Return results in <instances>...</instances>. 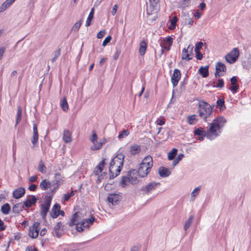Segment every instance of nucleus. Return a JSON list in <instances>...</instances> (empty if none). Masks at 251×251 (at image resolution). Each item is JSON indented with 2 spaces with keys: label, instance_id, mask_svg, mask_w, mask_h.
I'll list each match as a JSON object with an SVG mask.
<instances>
[{
  "label": "nucleus",
  "instance_id": "dca6fc26",
  "mask_svg": "<svg viewBox=\"0 0 251 251\" xmlns=\"http://www.w3.org/2000/svg\"><path fill=\"white\" fill-rule=\"evenodd\" d=\"M63 182L64 177L62 175L59 173H56L54 176V179L52 181V183L57 185L58 186H60L63 183Z\"/></svg>",
  "mask_w": 251,
  "mask_h": 251
},
{
  "label": "nucleus",
  "instance_id": "13d9d810",
  "mask_svg": "<svg viewBox=\"0 0 251 251\" xmlns=\"http://www.w3.org/2000/svg\"><path fill=\"white\" fill-rule=\"evenodd\" d=\"M203 46V43L202 42H199L196 44L195 49V51H199Z\"/></svg>",
  "mask_w": 251,
  "mask_h": 251
},
{
  "label": "nucleus",
  "instance_id": "423d86ee",
  "mask_svg": "<svg viewBox=\"0 0 251 251\" xmlns=\"http://www.w3.org/2000/svg\"><path fill=\"white\" fill-rule=\"evenodd\" d=\"M239 49L237 48H235L225 56V58L227 62L232 64L236 62L239 57Z\"/></svg>",
  "mask_w": 251,
  "mask_h": 251
},
{
  "label": "nucleus",
  "instance_id": "f8f14e48",
  "mask_svg": "<svg viewBox=\"0 0 251 251\" xmlns=\"http://www.w3.org/2000/svg\"><path fill=\"white\" fill-rule=\"evenodd\" d=\"M226 67L225 65L222 62H218L216 65V72L215 73V76L216 77H220L224 75L220 73L221 72H226Z\"/></svg>",
  "mask_w": 251,
  "mask_h": 251
},
{
  "label": "nucleus",
  "instance_id": "49530a36",
  "mask_svg": "<svg viewBox=\"0 0 251 251\" xmlns=\"http://www.w3.org/2000/svg\"><path fill=\"white\" fill-rule=\"evenodd\" d=\"M60 49H58V50H56L54 52V56L51 59V62L53 63L54 62L56 59L60 56Z\"/></svg>",
  "mask_w": 251,
  "mask_h": 251
},
{
  "label": "nucleus",
  "instance_id": "412c9836",
  "mask_svg": "<svg viewBox=\"0 0 251 251\" xmlns=\"http://www.w3.org/2000/svg\"><path fill=\"white\" fill-rule=\"evenodd\" d=\"M158 173L161 177H166L171 175V172L168 169L161 166L158 168Z\"/></svg>",
  "mask_w": 251,
  "mask_h": 251
},
{
  "label": "nucleus",
  "instance_id": "4be33fe9",
  "mask_svg": "<svg viewBox=\"0 0 251 251\" xmlns=\"http://www.w3.org/2000/svg\"><path fill=\"white\" fill-rule=\"evenodd\" d=\"M25 208V206L22 202H19L15 204L12 207V212L15 214H19Z\"/></svg>",
  "mask_w": 251,
  "mask_h": 251
},
{
  "label": "nucleus",
  "instance_id": "6e6d98bb",
  "mask_svg": "<svg viewBox=\"0 0 251 251\" xmlns=\"http://www.w3.org/2000/svg\"><path fill=\"white\" fill-rule=\"evenodd\" d=\"M193 47L191 46L190 45H189L187 47V49H183L182 52V55H185L186 53H188V50H190L191 52L193 50Z\"/></svg>",
  "mask_w": 251,
  "mask_h": 251
},
{
  "label": "nucleus",
  "instance_id": "f3484780",
  "mask_svg": "<svg viewBox=\"0 0 251 251\" xmlns=\"http://www.w3.org/2000/svg\"><path fill=\"white\" fill-rule=\"evenodd\" d=\"M230 82L231 87L229 88V89L234 94L236 93L239 89V85L236 83L237 81V78L236 76H232L230 78Z\"/></svg>",
  "mask_w": 251,
  "mask_h": 251
},
{
  "label": "nucleus",
  "instance_id": "f03ea898",
  "mask_svg": "<svg viewBox=\"0 0 251 251\" xmlns=\"http://www.w3.org/2000/svg\"><path fill=\"white\" fill-rule=\"evenodd\" d=\"M125 155L119 153L114 157L110 163L109 168L110 179L118 176L123 167Z\"/></svg>",
  "mask_w": 251,
  "mask_h": 251
},
{
  "label": "nucleus",
  "instance_id": "ea45409f",
  "mask_svg": "<svg viewBox=\"0 0 251 251\" xmlns=\"http://www.w3.org/2000/svg\"><path fill=\"white\" fill-rule=\"evenodd\" d=\"M93 145L91 146V149L93 151H96L100 149L102 146V143L101 142H94L93 143Z\"/></svg>",
  "mask_w": 251,
  "mask_h": 251
},
{
  "label": "nucleus",
  "instance_id": "338daca9",
  "mask_svg": "<svg viewBox=\"0 0 251 251\" xmlns=\"http://www.w3.org/2000/svg\"><path fill=\"white\" fill-rule=\"evenodd\" d=\"M25 251H38V250L35 247L32 249L31 246H28L26 248Z\"/></svg>",
  "mask_w": 251,
  "mask_h": 251
},
{
  "label": "nucleus",
  "instance_id": "cd10ccee",
  "mask_svg": "<svg viewBox=\"0 0 251 251\" xmlns=\"http://www.w3.org/2000/svg\"><path fill=\"white\" fill-rule=\"evenodd\" d=\"M15 0H6L0 7V13L5 11Z\"/></svg>",
  "mask_w": 251,
  "mask_h": 251
},
{
  "label": "nucleus",
  "instance_id": "2f4dec72",
  "mask_svg": "<svg viewBox=\"0 0 251 251\" xmlns=\"http://www.w3.org/2000/svg\"><path fill=\"white\" fill-rule=\"evenodd\" d=\"M0 210L3 214H8L11 210L10 204L8 203H5L1 207Z\"/></svg>",
  "mask_w": 251,
  "mask_h": 251
},
{
  "label": "nucleus",
  "instance_id": "37998d69",
  "mask_svg": "<svg viewBox=\"0 0 251 251\" xmlns=\"http://www.w3.org/2000/svg\"><path fill=\"white\" fill-rule=\"evenodd\" d=\"M184 154L182 153H179L176 158H175L173 162V167L176 166L178 162L183 158Z\"/></svg>",
  "mask_w": 251,
  "mask_h": 251
},
{
  "label": "nucleus",
  "instance_id": "864d4df0",
  "mask_svg": "<svg viewBox=\"0 0 251 251\" xmlns=\"http://www.w3.org/2000/svg\"><path fill=\"white\" fill-rule=\"evenodd\" d=\"M111 39H112V37L111 36H108L107 37H106L105 38V39L103 40L102 45L103 47H105V46H106L110 42Z\"/></svg>",
  "mask_w": 251,
  "mask_h": 251
},
{
  "label": "nucleus",
  "instance_id": "0eeeda50",
  "mask_svg": "<svg viewBox=\"0 0 251 251\" xmlns=\"http://www.w3.org/2000/svg\"><path fill=\"white\" fill-rule=\"evenodd\" d=\"M160 185V182H152L142 187L140 190L142 192H144L145 194L149 195L153 191L155 190L156 188Z\"/></svg>",
  "mask_w": 251,
  "mask_h": 251
},
{
  "label": "nucleus",
  "instance_id": "f704fd0d",
  "mask_svg": "<svg viewBox=\"0 0 251 251\" xmlns=\"http://www.w3.org/2000/svg\"><path fill=\"white\" fill-rule=\"evenodd\" d=\"M38 170L42 174H45L46 173L47 168L42 160L39 162Z\"/></svg>",
  "mask_w": 251,
  "mask_h": 251
},
{
  "label": "nucleus",
  "instance_id": "c9c22d12",
  "mask_svg": "<svg viewBox=\"0 0 251 251\" xmlns=\"http://www.w3.org/2000/svg\"><path fill=\"white\" fill-rule=\"evenodd\" d=\"M22 113V108L20 106H19L18 107V109H17L15 126H16L19 124L20 121H21Z\"/></svg>",
  "mask_w": 251,
  "mask_h": 251
},
{
  "label": "nucleus",
  "instance_id": "aec40b11",
  "mask_svg": "<svg viewBox=\"0 0 251 251\" xmlns=\"http://www.w3.org/2000/svg\"><path fill=\"white\" fill-rule=\"evenodd\" d=\"M60 209V205L58 203H55L53 206L51 212L50 213V216L53 219L56 218L59 216V211Z\"/></svg>",
  "mask_w": 251,
  "mask_h": 251
},
{
  "label": "nucleus",
  "instance_id": "ddd939ff",
  "mask_svg": "<svg viewBox=\"0 0 251 251\" xmlns=\"http://www.w3.org/2000/svg\"><path fill=\"white\" fill-rule=\"evenodd\" d=\"M37 126V125L34 122L33 124V135L31 139V142L33 145L36 144L38 142L39 135Z\"/></svg>",
  "mask_w": 251,
  "mask_h": 251
},
{
  "label": "nucleus",
  "instance_id": "774afa93",
  "mask_svg": "<svg viewBox=\"0 0 251 251\" xmlns=\"http://www.w3.org/2000/svg\"><path fill=\"white\" fill-rule=\"evenodd\" d=\"M173 39L171 36H168L167 38L166 41L169 46H171L173 44Z\"/></svg>",
  "mask_w": 251,
  "mask_h": 251
},
{
  "label": "nucleus",
  "instance_id": "79ce46f5",
  "mask_svg": "<svg viewBox=\"0 0 251 251\" xmlns=\"http://www.w3.org/2000/svg\"><path fill=\"white\" fill-rule=\"evenodd\" d=\"M95 218L93 216H91L90 218L84 219L82 221V225H84L88 224L89 225H92L95 221Z\"/></svg>",
  "mask_w": 251,
  "mask_h": 251
},
{
  "label": "nucleus",
  "instance_id": "c85d7f7f",
  "mask_svg": "<svg viewBox=\"0 0 251 251\" xmlns=\"http://www.w3.org/2000/svg\"><path fill=\"white\" fill-rule=\"evenodd\" d=\"M49 208L46 206L44 204H42L41 205V211H40V215L41 216L42 219L43 220H46V215L47 213L49 211Z\"/></svg>",
  "mask_w": 251,
  "mask_h": 251
},
{
  "label": "nucleus",
  "instance_id": "a18cd8bd",
  "mask_svg": "<svg viewBox=\"0 0 251 251\" xmlns=\"http://www.w3.org/2000/svg\"><path fill=\"white\" fill-rule=\"evenodd\" d=\"M105 159H103L100 163L96 166V169L100 170V172H102L105 165Z\"/></svg>",
  "mask_w": 251,
  "mask_h": 251
},
{
  "label": "nucleus",
  "instance_id": "de8ad7c7",
  "mask_svg": "<svg viewBox=\"0 0 251 251\" xmlns=\"http://www.w3.org/2000/svg\"><path fill=\"white\" fill-rule=\"evenodd\" d=\"M81 25V20H79L77 22H76L73 27V30L75 31H77L79 30L80 26Z\"/></svg>",
  "mask_w": 251,
  "mask_h": 251
},
{
  "label": "nucleus",
  "instance_id": "7c9ffc66",
  "mask_svg": "<svg viewBox=\"0 0 251 251\" xmlns=\"http://www.w3.org/2000/svg\"><path fill=\"white\" fill-rule=\"evenodd\" d=\"M51 183L47 179L42 180L40 184V187L42 190H46L51 186Z\"/></svg>",
  "mask_w": 251,
  "mask_h": 251
},
{
  "label": "nucleus",
  "instance_id": "39448f33",
  "mask_svg": "<svg viewBox=\"0 0 251 251\" xmlns=\"http://www.w3.org/2000/svg\"><path fill=\"white\" fill-rule=\"evenodd\" d=\"M159 2V0H149V5L148 6L147 5L146 11L148 17L150 16L155 14V15L153 16L154 20H155V18H157L156 14V7H157Z\"/></svg>",
  "mask_w": 251,
  "mask_h": 251
},
{
  "label": "nucleus",
  "instance_id": "e2e57ef3",
  "mask_svg": "<svg viewBox=\"0 0 251 251\" xmlns=\"http://www.w3.org/2000/svg\"><path fill=\"white\" fill-rule=\"evenodd\" d=\"M192 59V57H190V55L188 53H186L185 55H182V59H184L187 61H189Z\"/></svg>",
  "mask_w": 251,
  "mask_h": 251
},
{
  "label": "nucleus",
  "instance_id": "8fccbe9b",
  "mask_svg": "<svg viewBox=\"0 0 251 251\" xmlns=\"http://www.w3.org/2000/svg\"><path fill=\"white\" fill-rule=\"evenodd\" d=\"M51 201V197L50 196L48 197L45 200V203H43L44 205L50 208Z\"/></svg>",
  "mask_w": 251,
  "mask_h": 251
},
{
  "label": "nucleus",
  "instance_id": "7ed1b4c3",
  "mask_svg": "<svg viewBox=\"0 0 251 251\" xmlns=\"http://www.w3.org/2000/svg\"><path fill=\"white\" fill-rule=\"evenodd\" d=\"M213 107L208 102L204 100H200L199 102L198 113L199 116L207 122V118L212 114Z\"/></svg>",
  "mask_w": 251,
  "mask_h": 251
},
{
  "label": "nucleus",
  "instance_id": "052dcab7",
  "mask_svg": "<svg viewBox=\"0 0 251 251\" xmlns=\"http://www.w3.org/2000/svg\"><path fill=\"white\" fill-rule=\"evenodd\" d=\"M196 54V58L198 60H201L203 58L202 54L200 51H195Z\"/></svg>",
  "mask_w": 251,
  "mask_h": 251
},
{
  "label": "nucleus",
  "instance_id": "0e129e2a",
  "mask_svg": "<svg viewBox=\"0 0 251 251\" xmlns=\"http://www.w3.org/2000/svg\"><path fill=\"white\" fill-rule=\"evenodd\" d=\"M120 53L121 51L119 50H117L115 52L113 55V58L115 60H116L118 58Z\"/></svg>",
  "mask_w": 251,
  "mask_h": 251
},
{
  "label": "nucleus",
  "instance_id": "bb28decb",
  "mask_svg": "<svg viewBox=\"0 0 251 251\" xmlns=\"http://www.w3.org/2000/svg\"><path fill=\"white\" fill-rule=\"evenodd\" d=\"M63 139L64 141L66 143H70L72 141L71 133L69 130L67 129L64 130Z\"/></svg>",
  "mask_w": 251,
  "mask_h": 251
},
{
  "label": "nucleus",
  "instance_id": "e433bc0d",
  "mask_svg": "<svg viewBox=\"0 0 251 251\" xmlns=\"http://www.w3.org/2000/svg\"><path fill=\"white\" fill-rule=\"evenodd\" d=\"M177 150L176 148H173L171 151L168 153V158L169 160H172L175 159L177 154Z\"/></svg>",
  "mask_w": 251,
  "mask_h": 251
},
{
  "label": "nucleus",
  "instance_id": "9b49d317",
  "mask_svg": "<svg viewBox=\"0 0 251 251\" xmlns=\"http://www.w3.org/2000/svg\"><path fill=\"white\" fill-rule=\"evenodd\" d=\"M181 75L180 71L178 69H175L174 70V73L171 77V81L173 87L177 86L178 82L180 79Z\"/></svg>",
  "mask_w": 251,
  "mask_h": 251
},
{
  "label": "nucleus",
  "instance_id": "20e7f679",
  "mask_svg": "<svg viewBox=\"0 0 251 251\" xmlns=\"http://www.w3.org/2000/svg\"><path fill=\"white\" fill-rule=\"evenodd\" d=\"M138 174V170L135 169L130 170L128 172L126 176H123L120 181L122 187H125L128 183L136 184L138 182V180L134 176Z\"/></svg>",
  "mask_w": 251,
  "mask_h": 251
},
{
  "label": "nucleus",
  "instance_id": "5fc2aeb1",
  "mask_svg": "<svg viewBox=\"0 0 251 251\" xmlns=\"http://www.w3.org/2000/svg\"><path fill=\"white\" fill-rule=\"evenodd\" d=\"M224 81L222 78H219L218 80V83L216 86H214V87H219L221 88L224 87Z\"/></svg>",
  "mask_w": 251,
  "mask_h": 251
},
{
  "label": "nucleus",
  "instance_id": "4d7b16f0",
  "mask_svg": "<svg viewBox=\"0 0 251 251\" xmlns=\"http://www.w3.org/2000/svg\"><path fill=\"white\" fill-rule=\"evenodd\" d=\"M106 32L105 30H102L98 32L97 37L98 39L102 38L105 34Z\"/></svg>",
  "mask_w": 251,
  "mask_h": 251
},
{
  "label": "nucleus",
  "instance_id": "72a5a7b5",
  "mask_svg": "<svg viewBox=\"0 0 251 251\" xmlns=\"http://www.w3.org/2000/svg\"><path fill=\"white\" fill-rule=\"evenodd\" d=\"M94 8H93L91 9L90 12L89 13V14L88 15V17H87L85 26H89L91 25V22L92 20V19L94 18Z\"/></svg>",
  "mask_w": 251,
  "mask_h": 251
},
{
  "label": "nucleus",
  "instance_id": "a211bd4d",
  "mask_svg": "<svg viewBox=\"0 0 251 251\" xmlns=\"http://www.w3.org/2000/svg\"><path fill=\"white\" fill-rule=\"evenodd\" d=\"M37 201L36 197L34 196H31V198L30 199H26L25 201L24 202V205L25 207L26 208H29L32 205L35 204Z\"/></svg>",
  "mask_w": 251,
  "mask_h": 251
},
{
  "label": "nucleus",
  "instance_id": "b1692460",
  "mask_svg": "<svg viewBox=\"0 0 251 251\" xmlns=\"http://www.w3.org/2000/svg\"><path fill=\"white\" fill-rule=\"evenodd\" d=\"M141 164H142L143 165H145L151 169L153 165L152 157L151 156H147L143 159Z\"/></svg>",
  "mask_w": 251,
  "mask_h": 251
},
{
  "label": "nucleus",
  "instance_id": "09e8293b",
  "mask_svg": "<svg viewBox=\"0 0 251 251\" xmlns=\"http://www.w3.org/2000/svg\"><path fill=\"white\" fill-rule=\"evenodd\" d=\"M51 185L53 186V189H52L50 190V192L49 193V194L51 197L55 194V193L56 191V190L57 189V188H58V187L59 186H58L57 185L54 184L53 183H51Z\"/></svg>",
  "mask_w": 251,
  "mask_h": 251
},
{
  "label": "nucleus",
  "instance_id": "5701e85b",
  "mask_svg": "<svg viewBox=\"0 0 251 251\" xmlns=\"http://www.w3.org/2000/svg\"><path fill=\"white\" fill-rule=\"evenodd\" d=\"M147 48V42L145 40H142L140 43V47L139 50V53L141 55H144L146 51Z\"/></svg>",
  "mask_w": 251,
  "mask_h": 251
},
{
  "label": "nucleus",
  "instance_id": "a19ab883",
  "mask_svg": "<svg viewBox=\"0 0 251 251\" xmlns=\"http://www.w3.org/2000/svg\"><path fill=\"white\" fill-rule=\"evenodd\" d=\"M61 106L62 109L64 111H67L68 110V109H69L68 104V102H67V101L66 98H64L62 100V101L61 102Z\"/></svg>",
  "mask_w": 251,
  "mask_h": 251
},
{
  "label": "nucleus",
  "instance_id": "c03bdc74",
  "mask_svg": "<svg viewBox=\"0 0 251 251\" xmlns=\"http://www.w3.org/2000/svg\"><path fill=\"white\" fill-rule=\"evenodd\" d=\"M129 134V132L128 129H125L121 131L119 136L118 138L119 139L124 138L126 136H127Z\"/></svg>",
  "mask_w": 251,
  "mask_h": 251
},
{
  "label": "nucleus",
  "instance_id": "603ef678",
  "mask_svg": "<svg viewBox=\"0 0 251 251\" xmlns=\"http://www.w3.org/2000/svg\"><path fill=\"white\" fill-rule=\"evenodd\" d=\"M97 139H98V136L96 133V131L93 130L92 131V138H90V140L92 143L97 142Z\"/></svg>",
  "mask_w": 251,
  "mask_h": 251
},
{
  "label": "nucleus",
  "instance_id": "6e6552de",
  "mask_svg": "<svg viewBox=\"0 0 251 251\" xmlns=\"http://www.w3.org/2000/svg\"><path fill=\"white\" fill-rule=\"evenodd\" d=\"M40 223L35 222L32 226H30L29 228V236L32 238H36L39 234L40 231Z\"/></svg>",
  "mask_w": 251,
  "mask_h": 251
},
{
  "label": "nucleus",
  "instance_id": "680f3d73",
  "mask_svg": "<svg viewBox=\"0 0 251 251\" xmlns=\"http://www.w3.org/2000/svg\"><path fill=\"white\" fill-rule=\"evenodd\" d=\"M6 228V226L4 225L3 221L0 219V231H3Z\"/></svg>",
  "mask_w": 251,
  "mask_h": 251
},
{
  "label": "nucleus",
  "instance_id": "1a4fd4ad",
  "mask_svg": "<svg viewBox=\"0 0 251 251\" xmlns=\"http://www.w3.org/2000/svg\"><path fill=\"white\" fill-rule=\"evenodd\" d=\"M150 171L151 168L145 165H143L142 164L140 163L138 169V175L141 177H145L148 175Z\"/></svg>",
  "mask_w": 251,
  "mask_h": 251
},
{
  "label": "nucleus",
  "instance_id": "a878e982",
  "mask_svg": "<svg viewBox=\"0 0 251 251\" xmlns=\"http://www.w3.org/2000/svg\"><path fill=\"white\" fill-rule=\"evenodd\" d=\"M141 151V147L137 144H134L130 146L129 152L131 155H135L139 153Z\"/></svg>",
  "mask_w": 251,
  "mask_h": 251
},
{
  "label": "nucleus",
  "instance_id": "f257e3e1",
  "mask_svg": "<svg viewBox=\"0 0 251 251\" xmlns=\"http://www.w3.org/2000/svg\"><path fill=\"white\" fill-rule=\"evenodd\" d=\"M226 122L224 117L219 116L214 119L209 124V127L207 131L200 127L195 129L194 134L199 137V140L200 141H202L205 137L212 140L220 135Z\"/></svg>",
  "mask_w": 251,
  "mask_h": 251
},
{
  "label": "nucleus",
  "instance_id": "4c0bfd02",
  "mask_svg": "<svg viewBox=\"0 0 251 251\" xmlns=\"http://www.w3.org/2000/svg\"><path fill=\"white\" fill-rule=\"evenodd\" d=\"M193 218L194 216L193 215H191L188 219L185 222L184 226V229L185 231H187L191 226L192 224V221L193 220Z\"/></svg>",
  "mask_w": 251,
  "mask_h": 251
},
{
  "label": "nucleus",
  "instance_id": "393cba45",
  "mask_svg": "<svg viewBox=\"0 0 251 251\" xmlns=\"http://www.w3.org/2000/svg\"><path fill=\"white\" fill-rule=\"evenodd\" d=\"M209 66H205L204 67H201L199 70L198 72L200 74H201L203 77H206L209 75Z\"/></svg>",
  "mask_w": 251,
  "mask_h": 251
},
{
  "label": "nucleus",
  "instance_id": "9d476101",
  "mask_svg": "<svg viewBox=\"0 0 251 251\" xmlns=\"http://www.w3.org/2000/svg\"><path fill=\"white\" fill-rule=\"evenodd\" d=\"M121 199V196L117 194H110L108 196L107 200L113 205H117Z\"/></svg>",
  "mask_w": 251,
  "mask_h": 251
},
{
  "label": "nucleus",
  "instance_id": "2eb2a0df",
  "mask_svg": "<svg viewBox=\"0 0 251 251\" xmlns=\"http://www.w3.org/2000/svg\"><path fill=\"white\" fill-rule=\"evenodd\" d=\"M25 189L21 187L14 190L12 194L13 197L16 199H18L22 198L25 195Z\"/></svg>",
  "mask_w": 251,
  "mask_h": 251
},
{
  "label": "nucleus",
  "instance_id": "bf43d9fd",
  "mask_svg": "<svg viewBox=\"0 0 251 251\" xmlns=\"http://www.w3.org/2000/svg\"><path fill=\"white\" fill-rule=\"evenodd\" d=\"M171 21L172 26L173 27V28H175L176 27V24L177 21V17L176 16L173 17Z\"/></svg>",
  "mask_w": 251,
  "mask_h": 251
},
{
  "label": "nucleus",
  "instance_id": "6ab92c4d",
  "mask_svg": "<svg viewBox=\"0 0 251 251\" xmlns=\"http://www.w3.org/2000/svg\"><path fill=\"white\" fill-rule=\"evenodd\" d=\"M79 214L80 213L79 212H76L72 215V218L68 223L69 226H72L74 225L76 226V224L77 223L76 222H77L80 218Z\"/></svg>",
  "mask_w": 251,
  "mask_h": 251
},
{
  "label": "nucleus",
  "instance_id": "58836bf2",
  "mask_svg": "<svg viewBox=\"0 0 251 251\" xmlns=\"http://www.w3.org/2000/svg\"><path fill=\"white\" fill-rule=\"evenodd\" d=\"M217 106L220 107L221 110H223L226 108L225 105V101L223 99H219L216 102Z\"/></svg>",
  "mask_w": 251,
  "mask_h": 251
},
{
  "label": "nucleus",
  "instance_id": "c756f323",
  "mask_svg": "<svg viewBox=\"0 0 251 251\" xmlns=\"http://www.w3.org/2000/svg\"><path fill=\"white\" fill-rule=\"evenodd\" d=\"M90 226V225L88 224H84V225H82V222L80 223H77L76 224L75 229L77 231L79 232H81L84 231L85 228H88Z\"/></svg>",
  "mask_w": 251,
  "mask_h": 251
},
{
  "label": "nucleus",
  "instance_id": "4468645a",
  "mask_svg": "<svg viewBox=\"0 0 251 251\" xmlns=\"http://www.w3.org/2000/svg\"><path fill=\"white\" fill-rule=\"evenodd\" d=\"M63 229V226L61 222H58L54 226L53 231L57 238H60L62 235Z\"/></svg>",
  "mask_w": 251,
  "mask_h": 251
},
{
  "label": "nucleus",
  "instance_id": "473e14b6",
  "mask_svg": "<svg viewBox=\"0 0 251 251\" xmlns=\"http://www.w3.org/2000/svg\"><path fill=\"white\" fill-rule=\"evenodd\" d=\"M197 116L196 115H192L189 116L187 117V122L189 125H195L198 122V119L196 118Z\"/></svg>",
  "mask_w": 251,
  "mask_h": 251
},
{
  "label": "nucleus",
  "instance_id": "69168bd1",
  "mask_svg": "<svg viewBox=\"0 0 251 251\" xmlns=\"http://www.w3.org/2000/svg\"><path fill=\"white\" fill-rule=\"evenodd\" d=\"M117 8H118V6L117 4H115L113 6V7L112 8V11H111V14L113 16H114L115 15V14L116 13L117 11Z\"/></svg>",
  "mask_w": 251,
  "mask_h": 251
},
{
  "label": "nucleus",
  "instance_id": "3c124183",
  "mask_svg": "<svg viewBox=\"0 0 251 251\" xmlns=\"http://www.w3.org/2000/svg\"><path fill=\"white\" fill-rule=\"evenodd\" d=\"M201 189V186H198L194 189L193 192L191 193V197H195L196 196L198 195Z\"/></svg>",
  "mask_w": 251,
  "mask_h": 251
}]
</instances>
